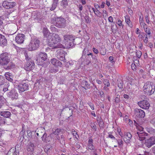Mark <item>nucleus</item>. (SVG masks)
<instances>
[{
  "mask_svg": "<svg viewBox=\"0 0 155 155\" xmlns=\"http://www.w3.org/2000/svg\"><path fill=\"white\" fill-rule=\"evenodd\" d=\"M44 35L48 40V45L53 49L61 48L63 46L60 43L61 39L59 35L56 34H50L46 28L43 29Z\"/></svg>",
  "mask_w": 155,
  "mask_h": 155,
  "instance_id": "f257e3e1",
  "label": "nucleus"
},
{
  "mask_svg": "<svg viewBox=\"0 0 155 155\" xmlns=\"http://www.w3.org/2000/svg\"><path fill=\"white\" fill-rule=\"evenodd\" d=\"M143 90L145 94L150 95L154 92L155 87L153 82L148 81L144 84Z\"/></svg>",
  "mask_w": 155,
  "mask_h": 155,
  "instance_id": "f03ea898",
  "label": "nucleus"
},
{
  "mask_svg": "<svg viewBox=\"0 0 155 155\" xmlns=\"http://www.w3.org/2000/svg\"><path fill=\"white\" fill-rule=\"evenodd\" d=\"M40 41L36 38H31L27 48L29 51H32L37 49L39 47Z\"/></svg>",
  "mask_w": 155,
  "mask_h": 155,
  "instance_id": "7ed1b4c3",
  "label": "nucleus"
},
{
  "mask_svg": "<svg viewBox=\"0 0 155 155\" xmlns=\"http://www.w3.org/2000/svg\"><path fill=\"white\" fill-rule=\"evenodd\" d=\"M64 43L68 47H72L74 46V37L71 35H66L64 36Z\"/></svg>",
  "mask_w": 155,
  "mask_h": 155,
  "instance_id": "20e7f679",
  "label": "nucleus"
},
{
  "mask_svg": "<svg viewBox=\"0 0 155 155\" xmlns=\"http://www.w3.org/2000/svg\"><path fill=\"white\" fill-rule=\"evenodd\" d=\"M10 58L8 53L5 52L0 55V64L2 65H7L9 62Z\"/></svg>",
  "mask_w": 155,
  "mask_h": 155,
  "instance_id": "39448f33",
  "label": "nucleus"
},
{
  "mask_svg": "<svg viewBox=\"0 0 155 155\" xmlns=\"http://www.w3.org/2000/svg\"><path fill=\"white\" fill-rule=\"evenodd\" d=\"M66 21L65 19L62 18L58 17L55 18V25L60 28H63L65 27Z\"/></svg>",
  "mask_w": 155,
  "mask_h": 155,
  "instance_id": "423d86ee",
  "label": "nucleus"
},
{
  "mask_svg": "<svg viewBox=\"0 0 155 155\" xmlns=\"http://www.w3.org/2000/svg\"><path fill=\"white\" fill-rule=\"evenodd\" d=\"M47 58V55L46 53H40L38 58L36 60L37 61V64L38 65H42L43 64V61H45Z\"/></svg>",
  "mask_w": 155,
  "mask_h": 155,
  "instance_id": "0eeeda50",
  "label": "nucleus"
},
{
  "mask_svg": "<svg viewBox=\"0 0 155 155\" xmlns=\"http://www.w3.org/2000/svg\"><path fill=\"white\" fill-rule=\"evenodd\" d=\"M16 5V3L14 2H9L8 1H4L2 3V6L5 8L10 9L13 8Z\"/></svg>",
  "mask_w": 155,
  "mask_h": 155,
  "instance_id": "6e6552de",
  "label": "nucleus"
},
{
  "mask_svg": "<svg viewBox=\"0 0 155 155\" xmlns=\"http://www.w3.org/2000/svg\"><path fill=\"white\" fill-rule=\"evenodd\" d=\"M66 54L63 50L59 49L57 51V57L61 61H65V55Z\"/></svg>",
  "mask_w": 155,
  "mask_h": 155,
  "instance_id": "1a4fd4ad",
  "label": "nucleus"
},
{
  "mask_svg": "<svg viewBox=\"0 0 155 155\" xmlns=\"http://www.w3.org/2000/svg\"><path fill=\"white\" fill-rule=\"evenodd\" d=\"M35 64L33 61H28L26 63L24 66V68L25 70L30 71L33 70L35 68Z\"/></svg>",
  "mask_w": 155,
  "mask_h": 155,
  "instance_id": "9d476101",
  "label": "nucleus"
},
{
  "mask_svg": "<svg viewBox=\"0 0 155 155\" xmlns=\"http://www.w3.org/2000/svg\"><path fill=\"white\" fill-rule=\"evenodd\" d=\"M138 104L141 108L144 109H148L150 106L149 102L146 100L138 102Z\"/></svg>",
  "mask_w": 155,
  "mask_h": 155,
  "instance_id": "9b49d317",
  "label": "nucleus"
},
{
  "mask_svg": "<svg viewBox=\"0 0 155 155\" xmlns=\"http://www.w3.org/2000/svg\"><path fill=\"white\" fill-rule=\"evenodd\" d=\"M134 112L135 115L137 117L143 118L145 116V112L140 109H135Z\"/></svg>",
  "mask_w": 155,
  "mask_h": 155,
  "instance_id": "f8f14e48",
  "label": "nucleus"
},
{
  "mask_svg": "<svg viewBox=\"0 0 155 155\" xmlns=\"http://www.w3.org/2000/svg\"><path fill=\"white\" fill-rule=\"evenodd\" d=\"M25 38V36L24 34H18L15 38V41L17 43L20 44L23 43Z\"/></svg>",
  "mask_w": 155,
  "mask_h": 155,
  "instance_id": "ddd939ff",
  "label": "nucleus"
},
{
  "mask_svg": "<svg viewBox=\"0 0 155 155\" xmlns=\"http://www.w3.org/2000/svg\"><path fill=\"white\" fill-rule=\"evenodd\" d=\"M146 146L149 148L155 144V137H152L146 140L145 143Z\"/></svg>",
  "mask_w": 155,
  "mask_h": 155,
  "instance_id": "4468645a",
  "label": "nucleus"
},
{
  "mask_svg": "<svg viewBox=\"0 0 155 155\" xmlns=\"http://www.w3.org/2000/svg\"><path fill=\"white\" fill-rule=\"evenodd\" d=\"M29 86L28 84L24 82H22L18 85V89L19 91L24 92L28 89Z\"/></svg>",
  "mask_w": 155,
  "mask_h": 155,
  "instance_id": "2eb2a0df",
  "label": "nucleus"
},
{
  "mask_svg": "<svg viewBox=\"0 0 155 155\" xmlns=\"http://www.w3.org/2000/svg\"><path fill=\"white\" fill-rule=\"evenodd\" d=\"M123 137H124V140L126 143H130V140L132 137L131 134L130 133H125Z\"/></svg>",
  "mask_w": 155,
  "mask_h": 155,
  "instance_id": "dca6fc26",
  "label": "nucleus"
},
{
  "mask_svg": "<svg viewBox=\"0 0 155 155\" xmlns=\"http://www.w3.org/2000/svg\"><path fill=\"white\" fill-rule=\"evenodd\" d=\"M8 96L13 100L18 98V94L15 90H12L8 94Z\"/></svg>",
  "mask_w": 155,
  "mask_h": 155,
  "instance_id": "f3484780",
  "label": "nucleus"
},
{
  "mask_svg": "<svg viewBox=\"0 0 155 155\" xmlns=\"http://www.w3.org/2000/svg\"><path fill=\"white\" fill-rule=\"evenodd\" d=\"M61 131L60 129L57 128L55 130V131H53V133L51 134V136L54 137V138L55 139L59 140V137L58 136L60 134Z\"/></svg>",
  "mask_w": 155,
  "mask_h": 155,
  "instance_id": "a211bd4d",
  "label": "nucleus"
},
{
  "mask_svg": "<svg viewBox=\"0 0 155 155\" xmlns=\"http://www.w3.org/2000/svg\"><path fill=\"white\" fill-rule=\"evenodd\" d=\"M7 44V40L5 36L0 34V45L4 46Z\"/></svg>",
  "mask_w": 155,
  "mask_h": 155,
  "instance_id": "6ab92c4d",
  "label": "nucleus"
},
{
  "mask_svg": "<svg viewBox=\"0 0 155 155\" xmlns=\"http://www.w3.org/2000/svg\"><path fill=\"white\" fill-rule=\"evenodd\" d=\"M137 133L138 136V139L140 141H142L144 140L147 134V133L143 132H137Z\"/></svg>",
  "mask_w": 155,
  "mask_h": 155,
  "instance_id": "aec40b11",
  "label": "nucleus"
},
{
  "mask_svg": "<svg viewBox=\"0 0 155 155\" xmlns=\"http://www.w3.org/2000/svg\"><path fill=\"white\" fill-rule=\"evenodd\" d=\"M51 63L56 66L61 67L62 65L61 63L55 58H53L51 60Z\"/></svg>",
  "mask_w": 155,
  "mask_h": 155,
  "instance_id": "412c9836",
  "label": "nucleus"
},
{
  "mask_svg": "<svg viewBox=\"0 0 155 155\" xmlns=\"http://www.w3.org/2000/svg\"><path fill=\"white\" fill-rule=\"evenodd\" d=\"M11 113L9 111H4L0 112V115L3 117L9 118L11 115Z\"/></svg>",
  "mask_w": 155,
  "mask_h": 155,
  "instance_id": "4be33fe9",
  "label": "nucleus"
},
{
  "mask_svg": "<svg viewBox=\"0 0 155 155\" xmlns=\"http://www.w3.org/2000/svg\"><path fill=\"white\" fill-rule=\"evenodd\" d=\"M81 86L84 88L85 90L89 88L90 84H88V82L86 81H83L81 83Z\"/></svg>",
  "mask_w": 155,
  "mask_h": 155,
  "instance_id": "5701e85b",
  "label": "nucleus"
},
{
  "mask_svg": "<svg viewBox=\"0 0 155 155\" xmlns=\"http://www.w3.org/2000/svg\"><path fill=\"white\" fill-rule=\"evenodd\" d=\"M88 148L91 150H94V147L93 144V140L91 139H89L88 140Z\"/></svg>",
  "mask_w": 155,
  "mask_h": 155,
  "instance_id": "b1692460",
  "label": "nucleus"
},
{
  "mask_svg": "<svg viewBox=\"0 0 155 155\" xmlns=\"http://www.w3.org/2000/svg\"><path fill=\"white\" fill-rule=\"evenodd\" d=\"M125 21L128 25L130 27H132V25L131 21L129 17L127 15L125 16Z\"/></svg>",
  "mask_w": 155,
  "mask_h": 155,
  "instance_id": "393cba45",
  "label": "nucleus"
},
{
  "mask_svg": "<svg viewBox=\"0 0 155 155\" xmlns=\"http://www.w3.org/2000/svg\"><path fill=\"white\" fill-rule=\"evenodd\" d=\"M58 3V2L52 1V4L50 8V10L51 11L54 10L57 7Z\"/></svg>",
  "mask_w": 155,
  "mask_h": 155,
  "instance_id": "a878e982",
  "label": "nucleus"
},
{
  "mask_svg": "<svg viewBox=\"0 0 155 155\" xmlns=\"http://www.w3.org/2000/svg\"><path fill=\"white\" fill-rule=\"evenodd\" d=\"M35 146L34 144L30 143L28 144L27 148V150L30 152H32L33 151Z\"/></svg>",
  "mask_w": 155,
  "mask_h": 155,
  "instance_id": "bb28decb",
  "label": "nucleus"
},
{
  "mask_svg": "<svg viewBox=\"0 0 155 155\" xmlns=\"http://www.w3.org/2000/svg\"><path fill=\"white\" fill-rule=\"evenodd\" d=\"M10 73L9 72H6L5 74V76L7 80L12 82L13 80L11 78L12 76L10 75Z\"/></svg>",
  "mask_w": 155,
  "mask_h": 155,
  "instance_id": "cd10ccee",
  "label": "nucleus"
},
{
  "mask_svg": "<svg viewBox=\"0 0 155 155\" xmlns=\"http://www.w3.org/2000/svg\"><path fill=\"white\" fill-rule=\"evenodd\" d=\"M6 122V119L3 117L0 116V125H3Z\"/></svg>",
  "mask_w": 155,
  "mask_h": 155,
  "instance_id": "c85d7f7f",
  "label": "nucleus"
},
{
  "mask_svg": "<svg viewBox=\"0 0 155 155\" xmlns=\"http://www.w3.org/2000/svg\"><path fill=\"white\" fill-rule=\"evenodd\" d=\"M147 130L151 134H153L155 133V130L151 127H147Z\"/></svg>",
  "mask_w": 155,
  "mask_h": 155,
  "instance_id": "c756f323",
  "label": "nucleus"
},
{
  "mask_svg": "<svg viewBox=\"0 0 155 155\" xmlns=\"http://www.w3.org/2000/svg\"><path fill=\"white\" fill-rule=\"evenodd\" d=\"M144 31L146 32L147 35H148V37L149 38L150 36L151 32H150V28H148L147 27L144 28Z\"/></svg>",
  "mask_w": 155,
  "mask_h": 155,
  "instance_id": "7c9ffc66",
  "label": "nucleus"
},
{
  "mask_svg": "<svg viewBox=\"0 0 155 155\" xmlns=\"http://www.w3.org/2000/svg\"><path fill=\"white\" fill-rule=\"evenodd\" d=\"M5 99L2 96H0V108L5 103Z\"/></svg>",
  "mask_w": 155,
  "mask_h": 155,
  "instance_id": "2f4dec72",
  "label": "nucleus"
},
{
  "mask_svg": "<svg viewBox=\"0 0 155 155\" xmlns=\"http://www.w3.org/2000/svg\"><path fill=\"white\" fill-rule=\"evenodd\" d=\"M135 125L136 126L137 129L140 131L139 132H143V128L141 126L137 124V123L135 121H134Z\"/></svg>",
  "mask_w": 155,
  "mask_h": 155,
  "instance_id": "473e14b6",
  "label": "nucleus"
},
{
  "mask_svg": "<svg viewBox=\"0 0 155 155\" xmlns=\"http://www.w3.org/2000/svg\"><path fill=\"white\" fill-rule=\"evenodd\" d=\"M72 134L73 135L74 138V140L76 141L78 139V135L77 134V133L76 131L75 130L72 131Z\"/></svg>",
  "mask_w": 155,
  "mask_h": 155,
  "instance_id": "72a5a7b5",
  "label": "nucleus"
},
{
  "mask_svg": "<svg viewBox=\"0 0 155 155\" xmlns=\"http://www.w3.org/2000/svg\"><path fill=\"white\" fill-rule=\"evenodd\" d=\"M6 65L7 66V68L9 69L14 68L15 66L14 64L12 63V62H10V61Z\"/></svg>",
  "mask_w": 155,
  "mask_h": 155,
  "instance_id": "f704fd0d",
  "label": "nucleus"
},
{
  "mask_svg": "<svg viewBox=\"0 0 155 155\" xmlns=\"http://www.w3.org/2000/svg\"><path fill=\"white\" fill-rule=\"evenodd\" d=\"M97 121L98 122L100 128H103L104 126V123L102 120L97 119Z\"/></svg>",
  "mask_w": 155,
  "mask_h": 155,
  "instance_id": "c9c22d12",
  "label": "nucleus"
},
{
  "mask_svg": "<svg viewBox=\"0 0 155 155\" xmlns=\"http://www.w3.org/2000/svg\"><path fill=\"white\" fill-rule=\"evenodd\" d=\"M116 140L117 141V142L118 146H119V147H121V146H123L124 142L122 139H116Z\"/></svg>",
  "mask_w": 155,
  "mask_h": 155,
  "instance_id": "e433bc0d",
  "label": "nucleus"
},
{
  "mask_svg": "<svg viewBox=\"0 0 155 155\" xmlns=\"http://www.w3.org/2000/svg\"><path fill=\"white\" fill-rule=\"evenodd\" d=\"M143 40L145 44H147L148 42V39L147 34H144Z\"/></svg>",
  "mask_w": 155,
  "mask_h": 155,
  "instance_id": "4c0bfd02",
  "label": "nucleus"
},
{
  "mask_svg": "<svg viewBox=\"0 0 155 155\" xmlns=\"http://www.w3.org/2000/svg\"><path fill=\"white\" fill-rule=\"evenodd\" d=\"M5 82V79L2 75H0V85H3Z\"/></svg>",
  "mask_w": 155,
  "mask_h": 155,
  "instance_id": "58836bf2",
  "label": "nucleus"
},
{
  "mask_svg": "<svg viewBox=\"0 0 155 155\" xmlns=\"http://www.w3.org/2000/svg\"><path fill=\"white\" fill-rule=\"evenodd\" d=\"M108 137L111 139L113 140H116V138H115V137L112 135V133L111 132H109L108 133Z\"/></svg>",
  "mask_w": 155,
  "mask_h": 155,
  "instance_id": "ea45409f",
  "label": "nucleus"
},
{
  "mask_svg": "<svg viewBox=\"0 0 155 155\" xmlns=\"http://www.w3.org/2000/svg\"><path fill=\"white\" fill-rule=\"evenodd\" d=\"M103 82L104 84L105 85L107 86V87H109L110 86V84L108 80L104 79Z\"/></svg>",
  "mask_w": 155,
  "mask_h": 155,
  "instance_id": "a19ab883",
  "label": "nucleus"
},
{
  "mask_svg": "<svg viewBox=\"0 0 155 155\" xmlns=\"http://www.w3.org/2000/svg\"><path fill=\"white\" fill-rule=\"evenodd\" d=\"M94 13L97 17H101L102 16L101 13L99 11L98 9H97Z\"/></svg>",
  "mask_w": 155,
  "mask_h": 155,
  "instance_id": "79ce46f5",
  "label": "nucleus"
},
{
  "mask_svg": "<svg viewBox=\"0 0 155 155\" xmlns=\"http://www.w3.org/2000/svg\"><path fill=\"white\" fill-rule=\"evenodd\" d=\"M100 52L101 55H104L106 54V51L105 48H102Z\"/></svg>",
  "mask_w": 155,
  "mask_h": 155,
  "instance_id": "37998d69",
  "label": "nucleus"
},
{
  "mask_svg": "<svg viewBox=\"0 0 155 155\" xmlns=\"http://www.w3.org/2000/svg\"><path fill=\"white\" fill-rule=\"evenodd\" d=\"M78 7L79 8V10L80 11L79 12V15H80L81 17V15L82 14L81 12V11L83 9V7L81 5H79Z\"/></svg>",
  "mask_w": 155,
  "mask_h": 155,
  "instance_id": "c03bdc74",
  "label": "nucleus"
},
{
  "mask_svg": "<svg viewBox=\"0 0 155 155\" xmlns=\"http://www.w3.org/2000/svg\"><path fill=\"white\" fill-rule=\"evenodd\" d=\"M52 149V147H47L46 148H45V151L47 153H48V152H50V151Z\"/></svg>",
  "mask_w": 155,
  "mask_h": 155,
  "instance_id": "a18cd8bd",
  "label": "nucleus"
},
{
  "mask_svg": "<svg viewBox=\"0 0 155 155\" xmlns=\"http://www.w3.org/2000/svg\"><path fill=\"white\" fill-rule=\"evenodd\" d=\"M142 55V53L140 51H137L136 53V55L137 57L139 58Z\"/></svg>",
  "mask_w": 155,
  "mask_h": 155,
  "instance_id": "49530a36",
  "label": "nucleus"
},
{
  "mask_svg": "<svg viewBox=\"0 0 155 155\" xmlns=\"http://www.w3.org/2000/svg\"><path fill=\"white\" fill-rule=\"evenodd\" d=\"M47 134L46 133H45L41 137L43 141L46 142V138L47 137Z\"/></svg>",
  "mask_w": 155,
  "mask_h": 155,
  "instance_id": "de8ad7c7",
  "label": "nucleus"
},
{
  "mask_svg": "<svg viewBox=\"0 0 155 155\" xmlns=\"http://www.w3.org/2000/svg\"><path fill=\"white\" fill-rule=\"evenodd\" d=\"M120 96L119 95H117V97L115 98V101L116 103H118L120 102Z\"/></svg>",
  "mask_w": 155,
  "mask_h": 155,
  "instance_id": "09e8293b",
  "label": "nucleus"
},
{
  "mask_svg": "<svg viewBox=\"0 0 155 155\" xmlns=\"http://www.w3.org/2000/svg\"><path fill=\"white\" fill-rule=\"evenodd\" d=\"M88 56L91 55V58L93 59L97 60V57L95 55H93L92 53H90L87 54Z\"/></svg>",
  "mask_w": 155,
  "mask_h": 155,
  "instance_id": "8fccbe9b",
  "label": "nucleus"
},
{
  "mask_svg": "<svg viewBox=\"0 0 155 155\" xmlns=\"http://www.w3.org/2000/svg\"><path fill=\"white\" fill-rule=\"evenodd\" d=\"M136 67L137 66L136 65V64H135V63H132V64L131 65V68L133 70L135 71V70H136Z\"/></svg>",
  "mask_w": 155,
  "mask_h": 155,
  "instance_id": "3c124183",
  "label": "nucleus"
},
{
  "mask_svg": "<svg viewBox=\"0 0 155 155\" xmlns=\"http://www.w3.org/2000/svg\"><path fill=\"white\" fill-rule=\"evenodd\" d=\"M140 26L144 29L147 27L146 24L144 22H141L140 23Z\"/></svg>",
  "mask_w": 155,
  "mask_h": 155,
  "instance_id": "603ef678",
  "label": "nucleus"
},
{
  "mask_svg": "<svg viewBox=\"0 0 155 155\" xmlns=\"http://www.w3.org/2000/svg\"><path fill=\"white\" fill-rule=\"evenodd\" d=\"M50 29L53 32H55L56 31V30H57L53 25H51L50 26Z\"/></svg>",
  "mask_w": 155,
  "mask_h": 155,
  "instance_id": "864d4df0",
  "label": "nucleus"
},
{
  "mask_svg": "<svg viewBox=\"0 0 155 155\" xmlns=\"http://www.w3.org/2000/svg\"><path fill=\"white\" fill-rule=\"evenodd\" d=\"M62 4L64 6H65L68 5L67 0H63L62 1Z\"/></svg>",
  "mask_w": 155,
  "mask_h": 155,
  "instance_id": "5fc2aeb1",
  "label": "nucleus"
},
{
  "mask_svg": "<svg viewBox=\"0 0 155 155\" xmlns=\"http://www.w3.org/2000/svg\"><path fill=\"white\" fill-rule=\"evenodd\" d=\"M88 104L90 106V107L91 108V109L92 110H94V106L93 105V104L92 103H91L90 102H89L88 103Z\"/></svg>",
  "mask_w": 155,
  "mask_h": 155,
  "instance_id": "6e6d98bb",
  "label": "nucleus"
},
{
  "mask_svg": "<svg viewBox=\"0 0 155 155\" xmlns=\"http://www.w3.org/2000/svg\"><path fill=\"white\" fill-rule=\"evenodd\" d=\"M145 19L146 20V22L148 24H149L150 22V18L149 17V16L148 15H146L145 16Z\"/></svg>",
  "mask_w": 155,
  "mask_h": 155,
  "instance_id": "4d7b16f0",
  "label": "nucleus"
},
{
  "mask_svg": "<svg viewBox=\"0 0 155 155\" xmlns=\"http://www.w3.org/2000/svg\"><path fill=\"white\" fill-rule=\"evenodd\" d=\"M140 23L144 22L143 18L142 15H140L139 18Z\"/></svg>",
  "mask_w": 155,
  "mask_h": 155,
  "instance_id": "13d9d810",
  "label": "nucleus"
},
{
  "mask_svg": "<svg viewBox=\"0 0 155 155\" xmlns=\"http://www.w3.org/2000/svg\"><path fill=\"white\" fill-rule=\"evenodd\" d=\"M91 124V127L95 131H96L97 130V127L96 125L94 123H92Z\"/></svg>",
  "mask_w": 155,
  "mask_h": 155,
  "instance_id": "bf43d9fd",
  "label": "nucleus"
},
{
  "mask_svg": "<svg viewBox=\"0 0 155 155\" xmlns=\"http://www.w3.org/2000/svg\"><path fill=\"white\" fill-rule=\"evenodd\" d=\"M124 119L125 121L127 122L128 120H130L128 118V116L127 115H125V116L124 117Z\"/></svg>",
  "mask_w": 155,
  "mask_h": 155,
  "instance_id": "052dcab7",
  "label": "nucleus"
},
{
  "mask_svg": "<svg viewBox=\"0 0 155 155\" xmlns=\"http://www.w3.org/2000/svg\"><path fill=\"white\" fill-rule=\"evenodd\" d=\"M118 86L119 88H122L123 87V83L121 82H120L119 83H118Z\"/></svg>",
  "mask_w": 155,
  "mask_h": 155,
  "instance_id": "680f3d73",
  "label": "nucleus"
},
{
  "mask_svg": "<svg viewBox=\"0 0 155 155\" xmlns=\"http://www.w3.org/2000/svg\"><path fill=\"white\" fill-rule=\"evenodd\" d=\"M108 20L110 22H113V18L111 16H110L108 18Z\"/></svg>",
  "mask_w": 155,
  "mask_h": 155,
  "instance_id": "e2e57ef3",
  "label": "nucleus"
},
{
  "mask_svg": "<svg viewBox=\"0 0 155 155\" xmlns=\"http://www.w3.org/2000/svg\"><path fill=\"white\" fill-rule=\"evenodd\" d=\"M86 64L87 65H88L89 64L91 63V59H89L87 58L86 61Z\"/></svg>",
  "mask_w": 155,
  "mask_h": 155,
  "instance_id": "0e129e2a",
  "label": "nucleus"
},
{
  "mask_svg": "<svg viewBox=\"0 0 155 155\" xmlns=\"http://www.w3.org/2000/svg\"><path fill=\"white\" fill-rule=\"evenodd\" d=\"M93 50L94 53L96 54H97L98 53V50L94 48H93Z\"/></svg>",
  "mask_w": 155,
  "mask_h": 155,
  "instance_id": "69168bd1",
  "label": "nucleus"
},
{
  "mask_svg": "<svg viewBox=\"0 0 155 155\" xmlns=\"http://www.w3.org/2000/svg\"><path fill=\"white\" fill-rule=\"evenodd\" d=\"M117 24H118V25H119V26H120L122 25V21H121V20H120L119 19L118 20V21L117 22Z\"/></svg>",
  "mask_w": 155,
  "mask_h": 155,
  "instance_id": "338daca9",
  "label": "nucleus"
},
{
  "mask_svg": "<svg viewBox=\"0 0 155 155\" xmlns=\"http://www.w3.org/2000/svg\"><path fill=\"white\" fill-rule=\"evenodd\" d=\"M25 54L26 60L28 61H29L30 59V58L28 57V55L26 53H25Z\"/></svg>",
  "mask_w": 155,
  "mask_h": 155,
  "instance_id": "774afa93",
  "label": "nucleus"
}]
</instances>
